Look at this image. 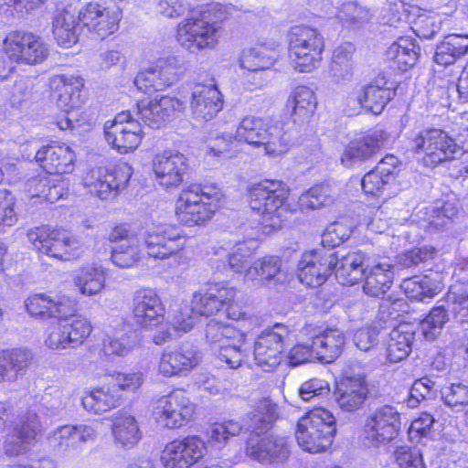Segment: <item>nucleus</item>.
Masks as SVG:
<instances>
[{
    "mask_svg": "<svg viewBox=\"0 0 468 468\" xmlns=\"http://www.w3.org/2000/svg\"><path fill=\"white\" fill-rule=\"evenodd\" d=\"M317 105L314 91L308 86L295 87L287 100V107L291 109V115L296 123H304L314 115Z\"/></svg>",
    "mask_w": 468,
    "mask_h": 468,
    "instance_id": "nucleus-39",
    "label": "nucleus"
},
{
    "mask_svg": "<svg viewBox=\"0 0 468 468\" xmlns=\"http://www.w3.org/2000/svg\"><path fill=\"white\" fill-rule=\"evenodd\" d=\"M338 16L347 26L359 27L369 21L371 12L367 6L357 2L350 1L341 5Z\"/></svg>",
    "mask_w": 468,
    "mask_h": 468,
    "instance_id": "nucleus-54",
    "label": "nucleus"
},
{
    "mask_svg": "<svg viewBox=\"0 0 468 468\" xmlns=\"http://www.w3.org/2000/svg\"><path fill=\"white\" fill-rule=\"evenodd\" d=\"M222 107V95L215 85L199 83L194 87L190 108L196 120L209 121L221 111Z\"/></svg>",
    "mask_w": 468,
    "mask_h": 468,
    "instance_id": "nucleus-29",
    "label": "nucleus"
},
{
    "mask_svg": "<svg viewBox=\"0 0 468 468\" xmlns=\"http://www.w3.org/2000/svg\"><path fill=\"white\" fill-rule=\"evenodd\" d=\"M282 261L275 256L266 255L257 259L246 269L244 278L246 281L258 282L261 284H268L278 280L281 273Z\"/></svg>",
    "mask_w": 468,
    "mask_h": 468,
    "instance_id": "nucleus-46",
    "label": "nucleus"
},
{
    "mask_svg": "<svg viewBox=\"0 0 468 468\" xmlns=\"http://www.w3.org/2000/svg\"><path fill=\"white\" fill-rule=\"evenodd\" d=\"M275 417L276 407L269 399L259 401L249 415L246 453L260 463H282L289 455L287 440L269 433Z\"/></svg>",
    "mask_w": 468,
    "mask_h": 468,
    "instance_id": "nucleus-3",
    "label": "nucleus"
},
{
    "mask_svg": "<svg viewBox=\"0 0 468 468\" xmlns=\"http://www.w3.org/2000/svg\"><path fill=\"white\" fill-rule=\"evenodd\" d=\"M468 37L453 35L449 36L436 48L434 60L442 66L452 65L468 51Z\"/></svg>",
    "mask_w": 468,
    "mask_h": 468,
    "instance_id": "nucleus-48",
    "label": "nucleus"
},
{
    "mask_svg": "<svg viewBox=\"0 0 468 468\" xmlns=\"http://www.w3.org/2000/svg\"><path fill=\"white\" fill-rule=\"evenodd\" d=\"M58 323L48 329L45 345L52 350L74 348L81 345L91 333V325L86 318L74 315L58 318Z\"/></svg>",
    "mask_w": 468,
    "mask_h": 468,
    "instance_id": "nucleus-18",
    "label": "nucleus"
},
{
    "mask_svg": "<svg viewBox=\"0 0 468 468\" xmlns=\"http://www.w3.org/2000/svg\"><path fill=\"white\" fill-rule=\"evenodd\" d=\"M122 396L109 381L85 392L81 399L83 409L89 413L102 414L121 404Z\"/></svg>",
    "mask_w": 468,
    "mask_h": 468,
    "instance_id": "nucleus-37",
    "label": "nucleus"
},
{
    "mask_svg": "<svg viewBox=\"0 0 468 468\" xmlns=\"http://www.w3.org/2000/svg\"><path fill=\"white\" fill-rule=\"evenodd\" d=\"M109 383L117 388L118 393L121 390L134 392L143 384V374L140 372L133 373H117L109 378Z\"/></svg>",
    "mask_w": 468,
    "mask_h": 468,
    "instance_id": "nucleus-62",
    "label": "nucleus"
},
{
    "mask_svg": "<svg viewBox=\"0 0 468 468\" xmlns=\"http://www.w3.org/2000/svg\"><path fill=\"white\" fill-rule=\"evenodd\" d=\"M197 408L185 390L177 389L155 402L153 416L161 426L177 429L193 420Z\"/></svg>",
    "mask_w": 468,
    "mask_h": 468,
    "instance_id": "nucleus-12",
    "label": "nucleus"
},
{
    "mask_svg": "<svg viewBox=\"0 0 468 468\" xmlns=\"http://www.w3.org/2000/svg\"><path fill=\"white\" fill-rule=\"evenodd\" d=\"M317 359L330 363L337 358L343 351L346 338L337 329H328L313 339Z\"/></svg>",
    "mask_w": 468,
    "mask_h": 468,
    "instance_id": "nucleus-42",
    "label": "nucleus"
},
{
    "mask_svg": "<svg viewBox=\"0 0 468 468\" xmlns=\"http://www.w3.org/2000/svg\"><path fill=\"white\" fill-rule=\"evenodd\" d=\"M242 427L240 424L234 420L224 421L221 423H213L207 430V436L209 441L217 443H224L230 437L239 434Z\"/></svg>",
    "mask_w": 468,
    "mask_h": 468,
    "instance_id": "nucleus-59",
    "label": "nucleus"
},
{
    "mask_svg": "<svg viewBox=\"0 0 468 468\" xmlns=\"http://www.w3.org/2000/svg\"><path fill=\"white\" fill-rule=\"evenodd\" d=\"M133 320L143 328H152L160 324L165 318V308L156 292L143 289L133 299Z\"/></svg>",
    "mask_w": 468,
    "mask_h": 468,
    "instance_id": "nucleus-27",
    "label": "nucleus"
},
{
    "mask_svg": "<svg viewBox=\"0 0 468 468\" xmlns=\"http://www.w3.org/2000/svg\"><path fill=\"white\" fill-rule=\"evenodd\" d=\"M394 95V83L385 74H379L360 89L359 99L354 98L352 113H357L361 108H365L375 114H379Z\"/></svg>",
    "mask_w": 468,
    "mask_h": 468,
    "instance_id": "nucleus-25",
    "label": "nucleus"
},
{
    "mask_svg": "<svg viewBox=\"0 0 468 468\" xmlns=\"http://www.w3.org/2000/svg\"><path fill=\"white\" fill-rule=\"evenodd\" d=\"M250 207L261 218L265 232L282 228L289 214V188L281 180H264L251 186L248 192Z\"/></svg>",
    "mask_w": 468,
    "mask_h": 468,
    "instance_id": "nucleus-5",
    "label": "nucleus"
},
{
    "mask_svg": "<svg viewBox=\"0 0 468 468\" xmlns=\"http://www.w3.org/2000/svg\"><path fill=\"white\" fill-rule=\"evenodd\" d=\"M414 337L415 328L412 324L403 323L393 328L387 345V358L397 363L408 357Z\"/></svg>",
    "mask_w": 468,
    "mask_h": 468,
    "instance_id": "nucleus-41",
    "label": "nucleus"
},
{
    "mask_svg": "<svg viewBox=\"0 0 468 468\" xmlns=\"http://www.w3.org/2000/svg\"><path fill=\"white\" fill-rule=\"evenodd\" d=\"M438 386L428 377L416 380L410 390L407 404L410 408H415L423 399H432L437 396Z\"/></svg>",
    "mask_w": 468,
    "mask_h": 468,
    "instance_id": "nucleus-55",
    "label": "nucleus"
},
{
    "mask_svg": "<svg viewBox=\"0 0 468 468\" xmlns=\"http://www.w3.org/2000/svg\"><path fill=\"white\" fill-rule=\"evenodd\" d=\"M50 88L58 92V105L60 108H78L81 101L82 78L75 75H55L50 79Z\"/></svg>",
    "mask_w": 468,
    "mask_h": 468,
    "instance_id": "nucleus-38",
    "label": "nucleus"
},
{
    "mask_svg": "<svg viewBox=\"0 0 468 468\" xmlns=\"http://www.w3.org/2000/svg\"><path fill=\"white\" fill-rule=\"evenodd\" d=\"M98 436L96 423L67 424L55 429L48 440L50 445L69 454H80L82 446L93 442Z\"/></svg>",
    "mask_w": 468,
    "mask_h": 468,
    "instance_id": "nucleus-21",
    "label": "nucleus"
},
{
    "mask_svg": "<svg viewBox=\"0 0 468 468\" xmlns=\"http://www.w3.org/2000/svg\"><path fill=\"white\" fill-rule=\"evenodd\" d=\"M36 159L48 174H69L74 169L75 154L65 144L53 143L41 147Z\"/></svg>",
    "mask_w": 468,
    "mask_h": 468,
    "instance_id": "nucleus-30",
    "label": "nucleus"
},
{
    "mask_svg": "<svg viewBox=\"0 0 468 468\" xmlns=\"http://www.w3.org/2000/svg\"><path fill=\"white\" fill-rule=\"evenodd\" d=\"M188 165L186 157L173 150H166L154 156L153 171L157 183L165 187H176L184 180Z\"/></svg>",
    "mask_w": 468,
    "mask_h": 468,
    "instance_id": "nucleus-24",
    "label": "nucleus"
},
{
    "mask_svg": "<svg viewBox=\"0 0 468 468\" xmlns=\"http://www.w3.org/2000/svg\"><path fill=\"white\" fill-rule=\"evenodd\" d=\"M237 291L233 287H221L207 292H197L193 294L191 306L198 315L217 314L225 304L236 298Z\"/></svg>",
    "mask_w": 468,
    "mask_h": 468,
    "instance_id": "nucleus-35",
    "label": "nucleus"
},
{
    "mask_svg": "<svg viewBox=\"0 0 468 468\" xmlns=\"http://www.w3.org/2000/svg\"><path fill=\"white\" fill-rule=\"evenodd\" d=\"M386 140L387 134L385 132L377 130L350 142L345 147L341 155L342 165L351 167L357 163L369 159L382 147Z\"/></svg>",
    "mask_w": 468,
    "mask_h": 468,
    "instance_id": "nucleus-32",
    "label": "nucleus"
},
{
    "mask_svg": "<svg viewBox=\"0 0 468 468\" xmlns=\"http://www.w3.org/2000/svg\"><path fill=\"white\" fill-rule=\"evenodd\" d=\"M27 312L33 316L65 318L75 312L74 302L65 295L50 297L45 294H35L26 301Z\"/></svg>",
    "mask_w": 468,
    "mask_h": 468,
    "instance_id": "nucleus-31",
    "label": "nucleus"
},
{
    "mask_svg": "<svg viewBox=\"0 0 468 468\" xmlns=\"http://www.w3.org/2000/svg\"><path fill=\"white\" fill-rule=\"evenodd\" d=\"M355 51L356 48L350 42L335 48L329 69L330 76L335 82L349 81L352 79Z\"/></svg>",
    "mask_w": 468,
    "mask_h": 468,
    "instance_id": "nucleus-45",
    "label": "nucleus"
},
{
    "mask_svg": "<svg viewBox=\"0 0 468 468\" xmlns=\"http://www.w3.org/2000/svg\"><path fill=\"white\" fill-rule=\"evenodd\" d=\"M226 18L220 5L211 4L178 24L176 40L192 54L214 49L218 43L221 23Z\"/></svg>",
    "mask_w": 468,
    "mask_h": 468,
    "instance_id": "nucleus-4",
    "label": "nucleus"
},
{
    "mask_svg": "<svg viewBox=\"0 0 468 468\" xmlns=\"http://www.w3.org/2000/svg\"><path fill=\"white\" fill-rule=\"evenodd\" d=\"M144 244L147 254L154 259L173 258L179 263V252L185 248V238L168 226H157L146 232Z\"/></svg>",
    "mask_w": 468,
    "mask_h": 468,
    "instance_id": "nucleus-23",
    "label": "nucleus"
},
{
    "mask_svg": "<svg viewBox=\"0 0 468 468\" xmlns=\"http://www.w3.org/2000/svg\"><path fill=\"white\" fill-rule=\"evenodd\" d=\"M278 47V44L271 47L264 44L244 50L239 60L240 67L250 71L270 69L279 58Z\"/></svg>",
    "mask_w": 468,
    "mask_h": 468,
    "instance_id": "nucleus-44",
    "label": "nucleus"
},
{
    "mask_svg": "<svg viewBox=\"0 0 468 468\" xmlns=\"http://www.w3.org/2000/svg\"><path fill=\"white\" fill-rule=\"evenodd\" d=\"M289 59L292 68L310 73L319 68L324 50V39L314 28L294 27L288 35Z\"/></svg>",
    "mask_w": 468,
    "mask_h": 468,
    "instance_id": "nucleus-8",
    "label": "nucleus"
},
{
    "mask_svg": "<svg viewBox=\"0 0 468 468\" xmlns=\"http://www.w3.org/2000/svg\"><path fill=\"white\" fill-rule=\"evenodd\" d=\"M132 174V167L126 163H121L112 168L93 167L85 174L82 180L90 194L107 200L126 187Z\"/></svg>",
    "mask_w": 468,
    "mask_h": 468,
    "instance_id": "nucleus-11",
    "label": "nucleus"
},
{
    "mask_svg": "<svg viewBox=\"0 0 468 468\" xmlns=\"http://www.w3.org/2000/svg\"><path fill=\"white\" fill-rule=\"evenodd\" d=\"M419 48L409 37H400L388 48L386 55L388 59L393 61L401 71L412 68L419 58Z\"/></svg>",
    "mask_w": 468,
    "mask_h": 468,
    "instance_id": "nucleus-47",
    "label": "nucleus"
},
{
    "mask_svg": "<svg viewBox=\"0 0 468 468\" xmlns=\"http://www.w3.org/2000/svg\"><path fill=\"white\" fill-rule=\"evenodd\" d=\"M43 429L39 416L28 411L15 428V436L5 442V453L10 456L18 455L27 451V445L35 440Z\"/></svg>",
    "mask_w": 468,
    "mask_h": 468,
    "instance_id": "nucleus-36",
    "label": "nucleus"
},
{
    "mask_svg": "<svg viewBox=\"0 0 468 468\" xmlns=\"http://www.w3.org/2000/svg\"><path fill=\"white\" fill-rule=\"evenodd\" d=\"M444 302L452 318L461 324H468V288L456 283L450 286Z\"/></svg>",
    "mask_w": 468,
    "mask_h": 468,
    "instance_id": "nucleus-49",
    "label": "nucleus"
},
{
    "mask_svg": "<svg viewBox=\"0 0 468 468\" xmlns=\"http://www.w3.org/2000/svg\"><path fill=\"white\" fill-rule=\"evenodd\" d=\"M141 256L139 242L120 243L112 250L111 261L119 268H132L140 261Z\"/></svg>",
    "mask_w": 468,
    "mask_h": 468,
    "instance_id": "nucleus-53",
    "label": "nucleus"
},
{
    "mask_svg": "<svg viewBox=\"0 0 468 468\" xmlns=\"http://www.w3.org/2000/svg\"><path fill=\"white\" fill-rule=\"evenodd\" d=\"M399 430V413L394 407L385 405L367 417L363 427V438L370 446H384L396 439Z\"/></svg>",
    "mask_w": 468,
    "mask_h": 468,
    "instance_id": "nucleus-13",
    "label": "nucleus"
},
{
    "mask_svg": "<svg viewBox=\"0 0 468 468\" xmlns=\"http://www.w3.org/2000/svg\"><path fill=\"white\" fill-rule=\"evenodd\" d=\"M197 346L184 343L175 348H167L161 354L157 371L165 378L186 376L200 362Z\"/></svg>",
    "mask_w": 468,
    "mask_h": 468,
    "instance_id": "nucleus-22",
    "label": "nucleus"
},
{
    "mask_svg": "<svg viewBox=\"0 0 468 468\" xmlns=\"http://www.w3.org/2000/svg\"><path fill=\"white\" fill-rule=\"evenodd\" d=\"M424 219L428 227L435 229H441L448 226L452 218L457 215L458 209L453 203L445 202L442 206H433L425 208Z\"/></svg>",
    "mask_w": 468,
    "mask_h": 468,
    "instance_id": "nucleus-52",
    "label": "nucleus"
},
{
    "mask_svg": "<svg viewBox=\"0 0 468 468\" xmlns=\"http://www.w3.org/2000/svg\"><path fill=\"white\" fill-rule=\"evenodd\" d=\"M439 303L420 323L422 335L427 340H434L441 334L442 327L452 315L444 298Z\"/></svg>",
    "mask_w": 468,
    "mask_h": 468,
    "instance_id": "nucleus-50",
    "label": "nucleus"
},
{
    "mask_svg": "<svg viewBox=\"0 0 468 468\" xmlns=\"http://www.w3.org/2000/svg\"><path fill=\"white\" fill-rule=\"evenodd\" d=\"M79 10L71 6L58 11L53 19V36L58 46L69 48L79 41L84 27L78 17Z\"/></svg>",
    "mask_w": 468,
    "mask_h": 468,
    "instance_id": "nucleus-34",
    "label": "nucleus"
},
{
    "mask_svg": "<svg viewBox=\"0 0 468 468\" xmlns=\"http://www.w3.org/2000/svg\"><path fill=\"white\" fill-rule=\"evenodd\" d=\"M206 451L204 441L198 436H186L168 442L161 454L165 468H189Z\"/></svg>",
    "mask_w": 468,
    "mask_h": 468,
    "instance_id": "nucleus-20",
    "label": "nucleus"
},
{
    "mask_svg": "<svg viewBox=\"0 0 468 468\" xmlns=\"http://www.w3.org/2000/svg\"><path fill=\"white\" fill-rule=\"evenodd\" d=\"M367 393L368 388L365 377L359 374L343 378L337 385L335 397L341 410L354 411L362 406Z\"/></svg>",
    "mask_w": 468,
    "mask_h": 468,
    "instance_id": "nucleus-33",
    "label": "nucleus"
},
{
    "mask_svg": "<svg viewBox=\"0 0 468 468\" xmlns=\"http://www.w3.org/2000/svg\"><path fill=\"white\" fill-rule=\"evenodd\" d=\"M224 198L216 185H194L182 190L176 203V217L186 226H201L208 221L221 206Z\"/></svg>",
    "mask_w": 468,
    "mask_h": 468,
    "instance_id": "nucleus-6",
    "label": "nucleus"
},
{
    "mask_svg": "<svg viewBox=\"0 0 468 468\" xmlns=\"http://www.w3.org/2000/svg\"><path fill=\"white\" fill-rule=\"evenodd\" d=\"M16 197L13 193L5 188H0V233L14 226L18 217L15 210Z\"/></svg>",
    "mask_w": 468,
    "mask_h": 468,
    "instance_id": "nucleus-56",
    "label": "nucleus"
},
{
    "mask_svg": "<svg viewBox=\"0 0 468 468\" xmlns=\"http://www.w3.org/2000/svg\"><path fill=\"white\" fill-rule=\"evenodd\" d=\"M351 230L342 222L329 224L321 236V244L324 247L334 248L342 244L349 238Z\"/></svg>",
    "mask_w": 468,
    "mask_h": 468,
    "instance_id": "nucleus-60",
    "label": "nucleus"
},
{
    "mask_svg": "<svg viewBox=\"0 0 468 468\" xmlns=\"http://www.w3.org/2000/svg\"><path fill=\"white\" fill-rule=\"evenodd\" d=\"M244 141L270 157H281L291 147V137L282 124L265 118L245 117L236 130L235 135L222 133L211 136L207 142V154L220 156L229 152L233 141Z\"/></svg>",
    "mask_w": 468,
    "mask_h": 468,
    "instance_id": "nucleus-1",
    "label": "nucleus"
},
{
    "mask_svg": "<svg viewBox=\"0 0 468 468\" xmlns=\"http://www.w3.org/2000/svg\"><path fill=\"white\" fill-rule=\"evenodd\" d=\"M27 239L38 253L60 261L77 259L83 251V244L77 237L48 226L30 229Z\"/></svg>",
    "mask_w": 468,
    "mask_h": 468,
    "instance_id": "nucleus-10",
    "label": "nucleus"
},
{
    "mask_svg": "<svg viewBox=\"0 0 468 468\" xmlns=\"http://www.w3.org/2000/svg\"><path fill=\"white\" fill-rule=\"evenodd\" d=\"M332 270L343 285H353L365 280L363 291L371 297L382 296L390 288L394 278V265L389 261L366 263V255L361 250L341 254L331 253Z\"/></svg>",
    "mask_w": 468,
    "mask_h": 468,
    "instance_id": "nucleus-2",
    "label": "nucleus"
},
{
    "mask_svg": "<svg viewBox=\"0 0 468 468\" xmlns=\"http://www.w3.org/2000/svg\"><path fill=\"white\" fill-rule=\"evenodd\" d=\"M288 326L276 324L261 333L254 344V359L265 371H271L280 365L283 347L291 340Z\"/></svg>",
    "mask_w": 468,
    "mask_h": 468,
    "instance_id": "nucleus-14",
    "label": "nucleus"
},
{
    "mask_svg": "<svg viewBox=\"0 0 468 468\" xmlns=\"http://www.w3.org/2000/svg\"><path fill=\"white\" fill-rule=\"evenodd\" d=\"M4 48L7 58L17 64H39L48 55V46L41 37L30 32L9 33L4 40Z\"/></svg>",
    "mask_w": 468,
    "mask_h": 468,
    "instance_id": "nucleus-16",
    "label": "nucleus"
},
{
    "mask_svg": "<svg viewBox=\"0 0 468 468\" xmlns=\"http://www.w3.org/2000/svg\"><path fill=\"white\" fill-rule=\"evenodd\" d=\"M331 271L330 255L318 251L303 253L298 264V278L308 287L316 288L324 284Z\"/></svg>",
    "mask_w": 468,
    "mask_h": 468,
    "instance_id": "nucleus-28",
    "label": "nucleus"
},
{
    "mask_svg": "<svg viewBox=\"0 0 468 468\" xmlns=\"http://www.w3.org/2000/svg\"><path fill=\"white\" fill-rule=\"evenodd\" d=\"M112 431L115 442L122 447L132 448L141 439L137 420L125 411H118L114 414Z\"/></svg>",
    "mask_w": 468,
    "mask_h": 468,
    "instance_id": "nucleus-43",
    "label": "nucleus"
},
{
    "mask_svg": "<svg viewBox=\"0 0 468 468\" xmlns=\"http://www.w3.org/2000/svg\"><path fill=\"white\" fill-rule=\"evenodd\" d=\"M184 70L180 58L176 57L160 58L140 71L134 80V84L143 92L153 93L175 84Z\"/></svg>",
    "mask_w": 468,
    "mask_h": 468,
    "instance_id": "nucleus-15",
    "label": "nucleus"
},
{
    "mask_svg": "<svg viewBox=\"0 0 468 468\" xmlns=\"http://www.w3.org/2000/svg\"><path fill=\"white\" fill-rule=\"evenodd\" d=\"M444 403L454 409L468 404V387L463 384H452L441 389Z\"/></svg>",
    "mask_w": 468,
    "mask_h": 468,
    "instance_id": "nucleus-63",
    "label": "nucleus"
},
{
    "mask_svg": "<svg viewBox=\"0 0 468 468\" xmlns=\"http://www.w3.org/2000/svg\"><path fill=\"white\" fill-rule=\"evenodd\" d=\"M334 202V197L324 186L313 187L302 194L298 203L302 209H319Z\"/></svg>",
    "mask_w": 468,
    "mask_h": 468,
    "instance_id": "nucleus-57",
    "label": "nucleus"
},
{
    "mask_svg": "<svg viewBox=\"0 0 468 468\" xmlns=\"http://www.w3.org/2000/svg\"><path fill=\"white\" fill-rule=\"evenodd\" d=\"M207 340L213 346L215 351L224 344L237 339L240 342L243 334L237 330L234 326L226 325L214 320L210 321L206 329Z\"/></svg>",
    "mask_w": 468,
    "mask_h": 468,
    "instance_id": "nucleus-51",
    "label": "nucleus"
},
{
    "mask_svg": "<svg viewBox=\"0 0 468 468\" xmlns=\"http://www.w3.org/2000/svg\"><path fill=\"white\" fill-rule=\"evenodd\" d=\"M106 270L96 263L85 264L77 269L72 281L79 292L92 296L101 292L105 287Z\"/></svg>",
    "mask_w": 468,
    "mask_h": 468,
    "instance_id": "nucleus-40",
    "label": "nucleus"
},
{
    "mask_svg": "<svg viewBox=\"0 0 468 468\" xmlns=\"http://www.w3.org/2000/svg\"><path fill=\"white\" fill-rule=\"evenodd\" d=\"M396 462L399 468H426L420 450L399 447L395 452Z\"/></svg>",
    "mask_w": 468,
    "mask_h": 468,
    "instance_id": "nucleus-64",
    "label": "nucleus"
},
{
    "mask_svg": "<svg viewBox=\"0 0 468 468\" xmlns=\"http://www.w3.org/2000/svg\"><path fill=\"white\" fill-rule=\"evenodd\" d=\"M144 132L138 119L128 111L118 113L104 124L107 143L121 154L133 151L141 144Z\"/></svg>",
    "mask_w": 468,
    "mask_h": 468,
    "instance_id": "nucleus-19",
    "label": "nucleus"
},
{
    "mask_svg": "<svg viewBox=\"0 0 468 468\" xmlns=\"http://www.w3.org/2000/svg\"><path fill=\"white\" fill-rule=\"evenodd\" d=\"M335 432V418L328 410L319 407L299 419L295 436L303 451L317 453L331 446Z\"/></svg>",
    "mask_w": 468,
    "mask_h": 468,
    "instance_id": "nucleus-7",
    "label": "nucleus"
},
{
    "mask_svg": "<svg viewBox=\"0 0 468 468\" xmlns=\"http://www.w3.org/2000/svg\"><path fill=\"white\" fill-rule=\"evenodd\" d=\"M244 337L240 342L237 339L222 345L215 352H218L219 360L225 362L230 368L239 367L245 356V349L243 348Z\"/></svg>",
    "mask_w": 468,
    "mask_h": 468,
    "instance_id": "nucleus-58",
    "label": "nucleus"
},
{
    "mask_svg": "<svg viewBox=\"0 0 468 468\" xmlns=\"http://www.w3.org/2000/svg\"><path fill=\"white\" fill-rule=\"evenodd\" d=\"M411 149L428 167L455 159L468 148L458 145L443 130L430 128L420 131L411 139Z\"/></svg>",
    "mask_w": 468,
    "mask_h": 468,
    "instance_id": "nucleus-9",
    "label": "nucleus"
},
{
    "mask_svg": "<svg viewBox=\"0 0 468 468\" xmlns=\"http://www.w3.org/2000/svg\"><path fill=\"white\" fill-rule=\"evenodd\" d=\"M78 17L90 30L106 37L118 29L122 9L116 0L90 2L79 10Z\"/></svg>",
    "mask_w": 468,
    "mask_h": 468,
    "instance_id": "nucleus-17",
    "label": "nucleus"
},
{
    "mask_svg": "<svg viewBox=\"0 0 468 468\" xmlns=\"http://www.w3.org/2000/svg\"><path fill=\"white\" fill-rule=\"evenodd\" d=\"M197 316L192 311L191 304L183 303L174 314L171 324L176 332L178 334L188 332L197 323Z\"/></svg>",
    "mask_w": 468,
    "mask_h": 468,
    "instance_id": "nucleus-61",
    "label": "nucleus"
},
{
    "mask_svg": "<svg viewBox=\"0 0 468 468\" xmlns=\"http://www.w3.org/2000/svg\"><path fill=\"white\" fill-rule=\"evenodd\" d=\"M182 109L183 102L177 98L162 96L159 99L155 97L147 103L140 101L136 115L146 126L157 129Z\"/></svg>",
    "mask_w": 468,
    "mask_h": 468,
    "instance_id": "nucleus-26",
    "label": "nucleus"
}]
</instances>
